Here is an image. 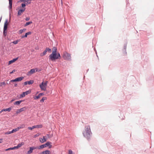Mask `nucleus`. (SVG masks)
I'll use <instances>...</instances> for the list:
<instances>
[{"label":"nucleus","mask_w":154,"mask_h":154,"mask_svg":"<svg viewBox=\"0 0 154 154\" xmlns=\"http://www.w3.org/2000/svg\"><path fill=\"white\" fill-rule=\"evenodd\" d=\"M84 137L88 140L91 137L92 133L91 131L90 127L89 125L86 126L85 128V130L83 132Z\"/></svg>","instance_id":"f257e3e1"},{"label":"nucleus","mask_w":154,"mask_h":154,"mask_svg":"<svg viewBox=\"0 0 154 154\" xmlns=\"http://www.w3.org/2000/svg\"><path fill=\"white\" fill-rule=\"evenodd\" d=\"M61 57L59 53H52L49 56V59L52 61L54 60L57 59H60Z\"/></svg>","instance_id":"f03ea898"},{"label":"nucleus","mask_w":154,"mask_h":154,"mask_svg":"<svg viewBox=\"0 0 154 154\" xmlns=\"http://www.w3.org/2000/svg\"><path fill=\"white\" fill-rule=\"evenodd\" d=\"M51 143L50 142H47L46 143L40 145L39 147H38V149H40L44 148L48 146L49 148H51L52 147V145L51 144Z\"/></svg>","instance_id":"7ed1b4c3"},{"label":"nucleus","mask_w":154,"mask_h":154,"mask_svg":"<svg viewBox=\"0 0 154 154\" xmlns=\"http://www.w3.org/2000/svg\"><path fill=\"white\" fill-rule=\"evenodd\" d=\"M8 20L6 19L5 21V22L4 24V28H3V35L5 36L6 35V33H7V32L6 30L7 29V26L8 25Z\"/></svg>","instance_id":"20e7f679"},{"label":"nucleus","mask_w":154,"mask_h":154,"mask_svg":"<svg viewBox=\"0 0 154 154\" xmlns=\"http://www.w3.org/2000/svg\"><path fill=\"white\" fill-rule=\"evenodd\" d=\"M63 57L66 60H71L70 54H69L67 53H65L63 54Z\"/></svg>","instance_id":"39448f33"},{"label":"nucleus","mask_w":154,"mask_h":154,"mask_svg":"<svg viewBox=\"0 0 154 154\" xmlns=\"http://www.w3.org/2000/svg\"><path fill=\"white\" fill-rule=\"evenodd\" d=\"M47 51L49 53H51V50L49 48H47L43 53L40 54V56L41 57H43L45 56L46 54V53Z\"/></svg>","instance_id":"423d86ee"},{"label":"nucleus","mask_w":154,"mask_h":154,"mask_svg":"<svg viewBox=\"0 0 154 154\" xmlns=\"http://www.w3.org/2000/svg\"><path fill=\"white\" fill-rule=\"evenodd\" d=\"M42 127V125H34L32 127H29L28 128V129L30 130H32L33 129L35 128H41Z\"/></svg>","instance_id":"0eeeda50"},{"label":"nucleus","mask_w":154,"mask_h":154,"mask_svg":"<svg viewBox=\"0 0 154 154\" xmlns=\"http://www.w3.org/2000/svg\"><path fill=\"white\" fill-rule=\"evenodd\" d=\"M31 92V91L28 90L25 92H23L22 94L20 95V97H24L25 95H28V94H30Z\"/></svg>","instance_id":"6e6552de"},{"label":"nucleus","mask_w":154,"mask_h":154,"mask_svg":"<svg viewBox=\"0 0 154 154\" xmlns=\"http://www.w3.org/2000/svg\"><path fill=\"white\" fill-rule=\"evenodd\" d=\"M37 147L34 146H31L29 147V149L27 152V154H30L33 152V150L34 149H36Z\"/></svg>","instance_id":"1a4fd4ad"},{"label":"nucleus","mask_w":154,"mask_h":154,"mask_svg":"<svg viewBox=\"0 0 154 154\" xmlns=\"http://www.w3.org/2000/svg\"><path fill=\"white\" fill-rule=\"evenodd\" d=\"M39 87L41 89V90H43L44 91L46 90V87L44 85V82H43L41 83L39 85Z\"/></svg>","instance_id":"9d476101"},{"label":"nucleus","mask_w":154,"mask_h":154,"mask_svg":"<svg viewBox=\"0 0 154 154\" xmlns=\"http://www.w3.org/2000/svg\"><path fill=\"white\" fill-rule=\"evenodd\" d=\"M34 83V81L33 80H30L29 81H26L24 83V85H26L27 84L29 85L32 84Z\"/></svg>","instance_id":"9b49d317"},{"label":"nucleus","mask_w":154,"mask_h":154,"mask_svg":"<svg viewBox=\"0 0 154 154\" xmlns=\"http://www.w3.org/2000/svg\"><path fill=\"white\" fill-rule=\"evenodd\" d=\"M26 8H22L19 10L18 11L17 13L18 16H19L21 15L22 13L24 12Z\"/></svg>","instance_id":"f8f14e48"},{"label":"nucleus","mask_w":154,"mask_h":154,"mask_svg":"<svg viewBox=\"0 0 154 154\" xmlns=\"http://www.w3.org/2000/svg\"><path fill=\"white\" fill-rule=\"evenodd\" d=\"M18 58H19V57H18L17 58H14L13 59V60L9 61L8 64L10 65V64L14 62L15 61H16L18 59Z\"/></svg>","instance_id":"ddd939ff"},{"label":"nucleus","mask_w":154,"mask_h":154,"mask_svg":"<svg viewBox=\"0 0 154 154\" xmlns=\"http://www.w3.org/2000/svg\"><path fill=\"white\" fill-rule=\"evenodd\" d=\"M9 1V5L8 8L9 10H11L12 8V0H8Z\"/></svg>","instance_id":"4468645a"},{"label":"nucleus","mask_w":154,"mask_h":154,"mask_svg":"<svg viewBox=\"0 0 154 154\" xmlns=\"http://www.w3.org/2000/svg\"><path fill=\"white\" fill-rule=\"evenodd\" d=\"M35 69H31L28 72L27 75H30L31 74H33V73L35 72Z\"/></svg>","instance_id":"2eb2a0df"},{"label":"nucleus","mask_w":154,"mask_h":154,"mask_svg":"<svg viewBox=\"0 0 154 154\" xmlns=\"http://www.w3.org/2000/svg\"><path fill=\"white\" fill-rule=\"evenodd\" d=\"M39 154H50V152L49 150H46L41 152Z\"/></svg>","instance_id":"dca6fc26"},{"label":"nucleus","mask_w":154,"mask_h":154,"mask_svg":"<svg viewBox=\"0 0 154 154\" xmlns=\"http://www.w3.org/2000/svg\"><path fill=\"white\" fill-rule=\"evenodd\" d=\"M31 34V32H29L25 33V35H23L22 36L21 38H23L25 37H27L28 35H30Z\"/></svg>","instance_id":"f3484780"},{"label":"nucleus","mask_w":154,"mask_h":154,"mask_svg":"<svg viewBox=\"0 0 154 154\" xmlns=\"http://www.w3.org/2000/svg\"><path fill=\"white\" fill-rule=\"evenodd\" d=\"M16 129H13L12 131H8L7 132H5V134H9L11 133H13L14 132H16Z\"/></svg>","instance_id":"a211bd4d"},{"label":"nucleus","mask_w":154,"mask_h":154,"mask_svg":"<svg viewBox=\"0 0 154 154\" xmlns=\"http://www.w3.org/2000/svg\"><path fill=\"white\" fill-rule=\"evenodd\" d=\"M24 78V77L23 76H21L19 77H18L15 79L16 82H19L21 81Z\"/></svg>","instance_id":"6ab92c4d"},{"label":"nucleus","mask_w":154,"mask_h":154,"mask_svg":"<svg viewBox=\"0 0 154 154\" xmlns=\"http://www.w3.org/2000/svg\"><path fill=\"white\" fill-rule=\"evenodd\" d=\"M42 140H40V141L42 143H43L45 142L46 141L47 139L46 138V137L45 136H43V138H41Z\"/></svg>","instance_id":"aec40b11"},{"label":"nucleus","mask_w":154,"mask_h":154,"mask_svg":"<svg viewBox=\"0 0 154 154\" xmlns=\"http://www.w3.org/2000/svg\"><path fill=\"white\" fill-rule=\"evenodd\" d=\"M22 101H23V100L17 101L15 102L14 104V105H19Z\"/></svg>","instance_id":"412c9836"},{"label":"nucleus","mask_w":154,"mask_h":154,"mask_svg":"<svg viewBox=\"0 0 154 154\" xmlns=\"http://www.w3.org/2000/svg\"><path fill=\"white\" fill-rule=\"evenodd\" d=\"M57 53V47H54L53 48L52 53Z\"/></svg>","instance_id":"4be33fe9"},{"label":"nucleus","mask_w":154,"mask_h":154,"mask_svg":"<svg viewBox=\"0 0 154 154\" xmlns=\"http://www.w3.org/2000/svg\"><path fill=\"white\" fill-rule=\"evenodd\" d=\"M24 143L23 142H22L18 144L17 146H15L16 148H18L21 147L22 145H24Z\"/></svg>","instance_id":"5701e85b"},{"label":"nucleus","mask_w":154,"mask_h":154,"mask_svg":"<svg viewBox=\"0 0 154 154\" xmlns=\"http://www.w3.org/2000/svg\"><path fill=\"white\" fill-rule=\"evenodd\" d=\"M11 109V107H9L6 109H3V111H8V112H10Z\"/></svg>","instance_id":"b1692460"},{"label":"nucleus","mask_w":154,"mask_h":154,"mask_svg":"<svg viewBox=\"0 0 154 154\" xmlns=\"http://www.w3.org/2000/svg\"><path fill=\"white\" fill-rule=\"evenodd\" d=\"M47 99V97H43L40 100V102L41 103H43L44 102V101Z\"/></svg>","instance_id":"393cba45"},{"label":"nucleus","mask_w":154,"mask_h":154,"mask_svg":"<svg viewBox=\"0 0 154 154\" xmlns=\"http://www.w3.org/2000/svg\"><path fill=\"white\" fill-rule=\"evenodd\" d=\"M16 149V146H14V147H12V148H10L6 149H5V151H8V150H13V149Z\"/></svg>","instance_id":"a878e982"},{"label":"nucleus","mask_w":154,"mask_h":154,"mask_svg":"<svg viewBox=\"0 0 154 154\" xmlns=\"http://www.w3.org/2000/svg\"><path fill=\"white\" fill-rule=\"evenodd\" d=\"M32 23V21H30L29 22H26L24 25V26H26L29 25V24H31Z\"/></svg>","instance_id":"bb28decb"},{"label":"nucleus","mask_w":154,"mask_h":154,"mask_svg":"<svg viewBox=\"0 0 154 154\" xmlns=\"http://www.w3.org/2000/svg\"><path fill=\"white\" fill-rule=\"evenodd\" d=\"M26 30V29H21L19 30V32L20 34L22 33L23 32L25 31Z\"/></svg>","instance_id":"cd10ccee"},{"label":"nucleus","mask_w":154,"mask_h":154,"mask_svg":"<svg viewBox=\"0 0 154 154\" xmlns=\"http://www.w3.org/2000/svg\"><path fill=\"white\" fill-rule=\"evenodd\" d=\"M25 107L22 108H20V109H18L19 112H22V111H24V110H25Z\"/></svg>","instance_id":"c85d7f7f"},{"label":"nucleus","mask_w":154,"mask_h":154,"mask_svg":"<svg viewBox=\"0 0 154 154\" xmlns=\"http://www.w3.org/2000/svg\"><path fill=\"white\" fill-rule=\"evenodd\" d=\"M40 97H41L38 94V96L34 97L33 98L34 100H36L39 99Z\"/></svg>","instance_id":"c756f323"},{"label":"nucleus","mask_w":154,"mask_h":154,"mask_svg":"<svg viewBox=\"0 0 154 154\" xmlns=\"http://www.w3.org/2000/svg\"><path fill=\"white\" fill-rule=\"evenodd\" d=\"M22 128H23V127H21V126H19L14 129H16V132L17 131H18L20 129Z\"/></svg>","instance_id":"7c9ffc66"},{"label":"nucleus","mask_w":154,"mask_h":154,"mask_svg":"<svg viewBox=\"0 0 154 154\" xmlns=\"http://www.w3.org/2000/svg\"><path fill=\"white\" fill-rule=\"evenodd\" d=\"M6 83L5 82H0V86H2L3 85H5Z\"/></svg>","instance_id":"2f4dec72"},{"label":"nucleus","mask_w":154,"mask_h":154,"mask_svg":"<svg viewBox=\"0 0 154 154\" xmlns=\"http://www.w3.org/2000/svg\"><path fill=\"white\" fill-rule=\"evenodd\" d=\"M35 71L36 72H40L41 71V69H38V68H35Z\"/></svg>","instance_id":"473e14b6"},{"label":"nucleus","mask_w":154,"mask_h":154,"mask_svg":"<svg viewBox=\"0 0 154 154\" xmlns=\"http://www.w3.org/2000/svg\"><path fill=\"white\" fill-rule=\"evenodd\" d=\"M26 5V3H23L21 4V6L23 8H24L25 7Z\"/></svg>","instance_id":"72a5a7b5"},{"label":"nucleus","mask_w":154,"mask_h":154,"mask_svg":"<svg viewBox=\"0 0 154 154\" xmlns=\"http://www.w3.org/2000/svg\"><path fill=\"white\" fill-rule=\"evenodd\" d=\"M18 41V40H15L13 42L14 44H16L17 43Z\"/></svg>","instance_id":"f704fd0d"},{"label":"nucleus","mask_w":154,"mask_h":154,"mask_svg":"<svg viewBox=\"0 0 154 154\" xmlns=\"http://www.w3.org/2000/svg\"><path fill=\"white\" fill-rule=\"evenodd\" d=\"M127 47V44H125L124 46V49L125 50V51H126V48ZM126 53V51H125Z\"/></svg>","instance_id":"c9c22d12"},{"label":"nucleus","mask_w":154,"mask_h":154,"mask_svg":"<svg viewBox=\"0 0 154 154\" xmlns=\"http://www.w3.org/2000/svg\"><path fill=\"white\" fill-rule=\"evenodd\" d=\"M48 82L47 81H46L45 82V83L44 82V85H45V87H46V86H47Z\"/></svg>","instance_id":"e433bc0d"},{"label":"nucleus","mask_w":154,"mask_h":154,"mask_svg":"<svg viewBox=\"0 0 154 154\" xmlns=\"http://www.w3.org/2000/svg\"><path fill=\"white\" fill-rule=\"evenodd\" d=\"M69 154H72V151L71 150H70L69 151Z\"/></svg>","instance_id":"4c0bfd02"},{"label":"nucleus","mask_w":154,"mask_h":154,"mask_svg":"<svg viewBox=\"0 0 154 154\" xmlns=\"http://www.w3.org/2000/svg\"><path fill=\"white\" fill-rule=\"evenodd\" d=\"M29 19H30V18L29 17H26V18L25 19V20L26 21H28L29 20Z\"/></svg>","instance_id":"58836bf2"},{"label":"nucleus","mask_w":154,"mask_h":154,"mask_svg":"<svg viewBox=\"0 0 154 154\" xmlns=\"http://www.w3.org/2000/svg\"><path fill=\"white\" fill-rule=\"evenodd\" d=\"M16 82V80L15 79H14L12 80H11V82Z\"/></svg>","instance_id":"ea45409f"},{"label":"nucleus","mask_w":154,"mask_h":154,"mask_svg":"<svg viewBox=\"0 0 154 154\" xmlns=\"http://www.w3.org/2000/svg\"><path fill=\"white\" fill-rule=\"evenodd\" d=\"M39 134H35L34 135V137H38L39 136Z\"/></svg>","instance_id":"a19ab883"},{"label":"nucleus","mask_w":154,"mask_h":154,"mask_svg":"<svg viewBox=\"0 0 154 154\" xmlns=\"http://www.w3.org/2000/svg\"><path fill=\"white\" fill-rule=\"evenodd\" d=\"M39 94V95L41 97V96L44 95V93H41Z\"/></svg>","instance_id":"79ce46f5"},{"label":"nucleus","mask_w":154,"mask_h":154,"mask_svg":"<svg viewBox=\"0 0 154 154\" xmlns=\"http://www.w3.org/2000/svg\"><path fill=\"white\" fill-rule=\"evenodd\" d=\"M15 70L14 69L11 72H10V73L11 74L13 73L14 72H15Z\"/></svg>","instance_id":"37998d69"},{"label":"nucleus","mask_w":154,"mask_h":154,"mask_svg":"<svg viewBox=\"0 0 154 154\" xmlns=\"http://www.w3.org/2000/svg\"><path fill=\"white\" fill-rule=\"evenodd\" d=\"M3 142V139H0V143H2Z\"/></svg>","instance_id":"c03bdc74"},{"label":"nucleus","mask_w":154,"mask_h":154,"mask_svg":"<svg viewBox=\"0 0 154 154\" xmlns=\"http://www.w3.org/2000/svg\"><path fill=\"white\" fill-rule=\"evenodd\" d=\"M17 84L16 83L14 84V86L15 87H17Z\"/></svg>","instance_id":"a18cd8bd"},{"label":"nucleus","mask_w":154,"mask_h":154,"mask_svg":"<svg viewBox=\"0 0 154 154\" xmlns=\"http://www.w3.org/2000/svg\"><path fill=\"white\" fill-rule=\"evenodd\" d=\"M3 109H2V110L0 111V113H2V112L4 111H3Z\"/></svg>","instance_id":"49530a36"},{"label":"nucleus","mask_w":154,"mask_h":154,"mask_svg":"<svg viewBox=\"0 0 154 154\" xmlns=\"http://www.w3.org/2000/svg\"><path fill=\"white\" fill-rule=\"evenodd\" d=\"M61 4L62 5H63V1L62 0H61Z\"/></svg>","instance_id":"de8ad7c7"},{"label":"nucleus","mask_w":154,"mask_h":154,"mask_svg":"<svg viewBox=\"0 0 154 154\" xmlns=\"http://www.w3.org/2000/svg\"><path fill=\"white\" fill-rule=\"evenodd\" d=\"M14 99H13L11 101V102H12V101H14Z\"/></svg>","instance_id":"09e8293b"},{"label":"nucleus","mask_w":154,"mask_h":154,"mask_svg":"<svg viewBox=\"0 0 154 154\" xmlns=\"http://www.w3.org/2000/svg\"><path fill=\"white\" fill-rule=\"evenodd\" d=\"M24 125H22V126L21 127H23L22 128H24Z\"/></svg>","instance_id":"8fccbe9b"},{"label":"nucleus","mask_w":154,"mask_h":154,"mask_svg":"<svg viewBox=\"0 0 154 154\" xmlns=\"http://www.w3.org/2000/svg\"><path fill=\"white\" fill-rule=\"evenodd\" d=\"M47 136L48 137V138H50V137H49V134H47Z\"/></svg>","instance_id":"3c124183"}]
</instances>
